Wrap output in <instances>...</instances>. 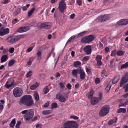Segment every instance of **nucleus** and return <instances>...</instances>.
Masks as SVG:
<instances>
[{
  "label": "nucleus",
  "mask_w": 128,
  "mask_h": 128,
  "mask_svg": "<svg viewBox=\"0 0 128 128\" xmlns=\"http://www.w3.org/2000/svg\"><path fill=\"white\" fill-rule=\"evenodd\" d=\"M33 103L34 101L32 98V96L29 95H24L22 97L19 102L20 105L24 104L27 106H31Z\"/></svg>",
  "instance_id": "1"
},
{
  "label": "nucleus",
  "mask_w": 128,
  "mask_h": 128,
  "mask_svg": "<svg viewBox=\"0 0 128 128\" xmlns=\"http://www.w3.org/2000/svg\"><path fill=\"white\" fill-rule=\"evenodd\" d=\"M63 128H78V125L75 121H66L64 123Z\"/></svg>",
  "instance_id": "2"
},
{
  "label": "nucleus",
  "mask_w": 128,
  "mask_h": 128,
  "mask_svg": "<svg viewBox=\"0 0 128 128\" xmlns=\"http://www.w3.org/2000/svg\"><path fill=\"white\" fill-rule=\"evenodd\" d=\"M94 36L90 35L82 38L81 39V41L82 43H88L92 41L94 39Z\"/></svg>",
  "instance_id": "3"
},
{
  "label": "nucleus",
  "mask_w": 128,
  "mask_h": 128,
  "mask_svg": "<svg viewBox=\"0 0 128 128\" xmlns=\"http://www.w3.org/2000/svg\"><path fill=\"white\" fill-rule=\"evenodd\" d=\"M110 108L107 106H104L102 107L100 112V115L102 116H104L106 114L109 112Z\"/></svg>",
  "instance_id": "4"
},
{
  "label": "nucleus",
  "mask_w": 128,
  "mask_h": 128,
  "mask_svg": "<svg viewBox=\"0 0 128 128\" xmlns=\"http://www.w3.org/2000/svg\"><path fill=\"white\" fill-rule=\"evenodd\" d=\"M23 91L20 88H16L13 91V94L16 97L18 98L20 97L22 95Z\"/></svg>",
  "instance_id": "5"
},
{
  "label": "nucleus",
  "mask_w": 128,
  "mask_h": 128,
  "mask_svg": "<svg viewBox=\"0 0 128 128\" xmlns=\"http://www.w3.org/2000/svg\"><path fill=\"white\" fill-rule=\"evenodd\" d=\"M34 114L33 112L31 110H28L24 116V118L25 120L29 121L32 118Z\"/></svg>",
  "instance_id": "6"
},
{
  "label": "nucleus",
  "mask_w": 128,
  "mask_h": 128,
  "mask_svg": "<svg viewBox=\"0 0 128 128\" xmlns=\"http://www.w3.org/2000/svg\"><path fill=\"white\" fill-rule=\"evenodd\" d=\"M128 82V74H126L124 75V76L122 78L120 86L122 87L123 86Z\"/></svg>",
  "instance_id": "7"
},
{
  "label": "nucleus",
  "mask_w": 128,
  "mask_h": 128,
  "mask_svg": "<svg viewBox=\"0 0 128 128\" xmlns=\"http://www.w3.org/2000/svg\"><path fill=\"white\" fill-rule=\"evenodd\" d=\"M60 11L62 13H63L64 10L66 8V4L59 3L58 7Z\"/></svg>",
  "instance_id": "8"
},
{
  "label": "nucleus",
  "mask_w": 128,
  "mask_h": 128,
  "mask_svg": "<svg viewBox=\"0 0 128 128\" xmlns=\"http://www.w3.org/2000/svg\"><path fill=\"white\" fill-rule=\"evenodd\" d=\"M18 36H12L8 38L7 40L11 44H14L18 40Z\"/></svg>",
  "instance_id": "9"
},
{
  "label": "nucleus",
  "mask_w": 128,
  "mask_h": 128,
  "mask_svg": "<svg viewBox=\"0 0 128 128\" xmlns=\"http://www.w3.org/2000/svg\"><path fill=\"white\" fill-rule=\"evenodd\" d=\"M56 99L58 100H59L61 102H64L66 101V99L62 96H60V93H58L56 95Z\"/></svg>",
  "instance_id": "10"
},
{
  "label": "nucleus",
  "mask_w": 128,
  "mask_h": 128,
  "mask_svg": "<svg viewBox=\"0 0 128 128\" xmlns=\"http://www.w3.org/2000/svg\"><path fill=\"white\" fill-rule=\"evenodd\" d=\"M128 24V20L122 19L119 20L117 22V24L120 25H125Z\"/></svg>",
  "instance_id": "11"
},
{
  "label": "nucleus",
  "mask_w": 128,
  "mask_h": 128,
  "mask_svg": "<svg viewBox=\"0 0 128 128\" xmlns=\"http://www.w3.org/2000/svg\"><path fill=\"white\" fill-rule=\"evenodd\" d=\"M9 32V30L8 28L4 29L2 28L0 29V36H2L8 34Z\"/></svg>",
  "instance_id": "12"
},
{
  "label": "nucleus",
  "mask_w": 128,
  "mask_h": 128,
  "mask_svg": "<svg viewBox=\"0 0 128 128\" xmlns=\"http://www.w3.org/2000/svg\"><path fill=\"white\" fill-rule=\"evenodd\" d=\"M100 101L99 98L98 97H94L92 98L91 102L92 104L94 105L97 104Z\"/></svg>",
  "instance_id": "13"
},
{
  "label": "nucleus",
  "mask_w": 128,
  "mask_h": 128,
  "mask_svg": "<svg viewBox=\"0 0 128 128\" xmlns=\"http://www.w3.org/2000/svg\"><path fill=\"white\" fill-rule=\"evenodd\" d=\"M84 50L87 54L91 53V47L90 45L85 46L84 48Z\"/></svg>",
  "instance_id": "14"
},
{
  "label": "nucleus",
  "mask_w": 128,
  "mask_h": 128,
  "mask_svg": "<svg viewBox=\"0 0 128 128\" xmlns=\"http://www.w3.org/2000/svg\"><path fill=\"white\" fill-rule=\"evenodd\" d=\"M51 24L49 22H45L42 23L41 24V26L42 28H48L51 27Z\"/></svg>",
  "instance_id": "15"
},
{
  "label": "nucleus",
  "mask_w": 128,
  "mask_h": 128,
  "mask_svg": "<svg viewBox=\"0 0 128 128\" xmlns=\"http://www.w3.org/2000/svg\"><path fill=\"white\" fill-rule=\"evenodd\" d=\"M79 73L80 74V78L82 80H84L85 78V74L84 71L82 69L79 70Z\"/></svg>",
  "instance_id": "16"
},
{
  "label": "nucleus",
  "mask_w": 128,
  "mask_h": 128,
  "mask_svg": "<svg viewBox=\"0 0 128 128\" xmlns=\"http://www.w3.org/2000/svg\"><path fill=\"white\" fill-rule=\"evenodd\" d=\"M120 76L118 75H116L112 79V84H115L120 79Z\"/></svg>",
  "instance_id": "17"
},
{
  "label": "nucleus",
  "mask_w": 128,
  "mask_h": 128,
  "mask_svg": "<svg viewBox=\"0 0 128 128\" xmlns=\"http://www.w3.org/2000/svg\"><path fill=\"white\" fill-rule=\"evenodd\" d=\"M79 72V70H72V74L74 76L77 78L78 74Z\"/></svg>",
  "instance_id": "18"
},
{
  "label": "nucleus",
  "mask_w": 128,
  "mask_h": 128,
  "mask_svg": "<svg viewBox=\"0 0 128 128\" xmlns=\"http://www.w3.org/2000/svg\"><path fill=\"white\" fill-rule=\"evenodd\" d=\"M39 84L37 82H36L35 84L31 85L30 87V89L31 90H34L37 87L39 86Z\"/></svg>",
  "instance_id": "19"
},
{
  "label": "nucleus",
  "mask_w": 128,
  "mask_h": 128,
  "mask_svg": "<svg viewBox=\"0 0 128 128\" xmlns=\"http://www.w3.org/2000/svg\"><path fill=\"white\" fill-rule=\"evenodd\" d=\"M8 58L7 56L6 55H4L1 58V62H3L6 61Z\"/></svg>",
  "instance_id": "20"
},
{
  "label": "nucleus",
  "mask_w": 128,
  "mask_h": 128,
  "mask_svg": "<svg viewBox=\"0 0 128 128\" xmlns=\"http://www.w3.org/2000/svg\"><path fill=\"white\" fill-rule=\"evenodd\" d=\"M126 111V110L125 108H121L119 109L118 111V113L122 112L124 113H125Z\"/></svg>",
  "instance_id": "21"
},
{
  "label": "nucleus",
  "mask_w": 128,
  "mask_h": 128,
  "mask_svg": "<svg viewBox=\"0 0 128 128\" xmlns=\"http://www.w3.org/2000/svg\"><path fill=\"white\" fill-rule=\"evenodd\" d=\"M12 82H11L10 83L8 81H7L6 83L5 86L6 88H9L10 87H12Z\"/></svg>",
  "instance_id": "22"
},
{
  "label": "nucleus",
  "mask_w": 128,
  "mask_h": 128,
  "mask_svg": "<svg viewBox=\"0 0 128 128\" xmlns=\"http://www.w3.org/2000/svg\"><path fill=\"white\" fill-rule=\"evenodd\" d=\"M128 67V62H126L125 64L121 66V68L122 69H124Z\"/></svg>",
  "instance_id": "23"
},
{
  "label": "nucleus",
  "mask_w": 128,
  "mask_h": 128,
  "mask_svg": "<svg viewBox=\"0 0 128 128\" xmlns=\"http://www.w3.org/2000/svg\"><path fill=\"white\" fill-rule=\"evenodd\" d=\"M52 112L50 110H45L43 111L42 114L44 115H46L50 114Z\"/></svg>",
  "instance_id": "24"
},
{
  "label": "nucleus",
  "mask_w": 128,
  "mask_h": 128,
  "mask_svg": "<svg viewBox=\"0 0 128 128\" xmlns=\"http://www.w3.org/2000/svg\"><path fill=\"white\" fill-rule=\"evenodd\" d=\"M15 62L14 60H11L8 62V65L9 66H12L14 64Z\"/></svg>",
  "instance_id": "25"
},
{
  "label": "nucleus",
  "mask_w": 128,
  "mask_h": 128,
  "mask_svg": "<svg viewBox=\"0 0 128 128\" xmlns=\"http://www.w3.org/2000/svg\"><path fill=\"white\" fill-rule=\"evenodd\" d=\"M94 91L93 90H92L88 96V98L90 99L92 98L93 96V94L94 93Z\"/></svg>",
  "instance_id": "26"
},
{
  "label": "nucleus",
  "mask_w": 128,
  "mask_h": 128,
  "mask_svg": "<svg viewBox=\"0 0 128 128\" xmlns=\"http://www.w3.org/2000/svg\"><path fill=\"white\" fill-rule=\"evenodd\" d=\"M124 53V52L122 50H120L117 52V54L118 56H121L123 55Z\"/></svg>",
  "instance_id": "27"
},
{
  "label": "nucleus",
  "mask_w": 128,
  "mask_h": 128,
  "mask_svg": "<svg viewBox=\"0 0 128 128\" xmlns=\"http://www.w3.org/2000/svg\"><path fill=\"white\" fill-rule=\"evenodd\" d=\"M35 10V8H32L31 10L28 12V15L29 16H30L32 15V13Z\"/></svg>",
  "instance_id": "28"
},
{
  "label": "nucleus",
  "mask_w": 128,
  "mask_h": 128,
  "mask_svg": "<svg viewBox=\"0 0 128 128\" xmlns=\"http://www.w3.org/2000/svg\"><path fill=\"white\" fill-rule=\"evenodd\" d=\"M98 19L100 22H104L103 15H102L99 16L98 18Z\"/></svg>",
  "instance_id": "29"
},
{
  "label": "nucleus",
  "mask_w": 128,
  "mask_h": 128,
  "mask_svg": "<svg viewBox=\"0 0 128 128\" xmlns=\"http://www.w3.org/2000/svg\"><path fill=\"white\" fill-rule=\"evenodd\" d=\"M86 31H84L79 33L77 36V37H78L83 36L86 33Z\"/></svg>",
  "instance_id": "30"
},
{
  "label": "nucleus",
  "mask_w": 128,
  "mask_h": 128,
  "mask_svg": "<svg viewBox=\"0 0 128 128\" xmlns=\"http://www.w3.org/2000/svg\"><path fill=\"white\" fill-rule=\"evenodd\" d=\"M37 54L38 57V59L40 58V59L41 58L42 55L41 54V52L40 50H38L37 52Z\"/></svg>",
  "instance_id": "31"
},
{
  "label": "nucleus",
  "mask_w": 128,
  "mask_h": 128,
  "mask_svg": "<svg viewBox=\"0 0 128 128\" xmlns=\"http://www.w3.org/2000/svg\"><path fill=\"white\" fill-rule=\"evenodd\" d=\"M49 91L48 86L45 87L43 90V92L45 94H46Z\"/></svg>",
  "instance_id": "32"
},
{
  "label": "nucleus",
  "mask_w": 128,
  "mask_h": 128,
  "mask_svg": "<svg viewBox=\"0 0 128 128\" xmlns=\"http://www.w3.org/2000/svg\"><path fill=\"white\" fill-rule=\"evenodd\" d=\"M34 97L36 100H38L39 99V96L38 94L36 93L34 94Z\"/></svg>",
  "instance_id": "33"
},
{
  "label": "nucleus",
  "mask_w": 128,
  "mask_h": 128,
  "mask_svg": "<svg viewBox=\"0 0 128 128\" xmlns=\"http://www.w3.org/2000/svg\"><path fill=\"white\" fill-rule=\"evenodd\" d=\"M102 59V56H101L98 55L96 57V60L97 61H101Z\"/></svg>",
  "instance_id": "34"
},
{
  "label": "nucleus",
  "mask_w": 128,
  "mask_h": 128,
  "mask_svg": "<svg viewBox=\"0 0 128 128\" xmlns=\"http://www.w3.org/2000/svg\"><path fill=\"white\" fill-rule=\"evenodd\" d=\"M81 64V62H75L74 64V66L75 67H76L77 66L80 65Z\"/></svg>",
  "instance_id": "35"
},
{
  "label": "nucleus",
  "mask_w": 128,
  "mask_h": 128,
  "mask_svg": "<svg viewBox=\"0 0 128 128\" xmlns=\"http://www.w3.org/2000/svg\"><path fill=\"white\" fill-rule=\"evenodd\" d=\"M109 18V17L108 15V14H106L104 16H103V20L104 22L106 20H108Z\"/></svg>",
  "instance_id": "36"
},
{
  "label": "nucleus",
  "mask_w": 128,
  "mask_h": 128,
  "mask_svg": "<svg viewBox=\"0 0 128 128\" xmlns=\"http://www.w3.org/2000/svg\"><path fill=\"white\" fill-rule=\"evenodd\" d=\"M112 86L111 84H108L106 87V90L107 91V92H108L109 91Z\"/></svg>",
  "instance_id": "37"
},
{
  "label": "nucleus",
  "mask_w": 128,
  "mask_h": 128,
  "mask_svg": "<svg viewBox=\"0 0 128 128\" xmlns=\"http://www.w3.org/2000/svg\"><path fill=\"white\" fill-rule=\"evenodd\" d=\"M123 88L125 89L124 91L125 92L128 91V83L124 86Z\"/></svg>",
  "instance_id": "38"
},
{
  "label": "nucleus",
  "mask_w": 128,
  "mask_h": 128,
  "mask_svg": "<svg viewBox=\"0 0 128 128\" xmlns=\"http://www.w3.org/2000/svg\"><path fill=\"white\" fill-rule=\"evenodd\" d=\"M21 122L20 121H18L17 122L16 126V128H19L21 124Z\"/></svg>",
  "instance_id": "39"
},
{
  "label": "nucleus",
  "mask_w": 128,
  "mask_h": 128,
  "mask_svg": "<svg viewBox=\"0 0 128 128\" xmlns=\"http://www.w3.org/2000/svg\"><path fill=\"white\" fill-rule=\"evenodd\" d=\"M57 106V104L56 103H52L51 105L52 108H56Z\"/></svg>",
  "instance_id": "40"
},
{
  "label": "nucleus",
  "mask_w": 128,
  "mask_h": 128,
  "mask_svg": "<svg viewBox=\"0 0 128 128\" xmlns=\"http://www.w3.org/2000/svg\"><path fill=\"white\" fill-rule=\"evenodd\" d=\"M24 32L27 31L29 30V28L28 26L23 27Z\"/></svg>",
  "instance_id": "41"
},
{
  "label": "nucleus",
  "mask_w": 128,
  "mask_h": 128,
  "mask_svg": "<svg viewBox=\"0 0 128 128\" xmlns=\"http://www.w3.org/2000/svg\"><path fill=\"white\" fill-rule=\"evenodd\" d=\"M59 85L60 88H61L63 89L65 88V86L62 82H60L59 83Z\"/></svg>",
  "instance_id": "42"
},
{
  "label": "nucleus",
  "mask_w": 128,
  "mask_h": 128,
  "mask_svg": "<svg viewBox=\"0 0 128 128\" xmlns=\"http://www.w3.org/2000/svg\"><path fill=\"white\" fill-rule=\"evenodd\" d=\"M70 118H73L74 120H77L78 118V117L75 116H71Z\"/></svg>",
  "instance_id": "43"
},
{
  "label": "nucleus",
  "mask_w": 128,
  "mask_h": 128,
  "mask_svg": "<svg viewBox=\"0 0 128 128\" xmlns=\"http://www.w3.org/2000/svg\"><path fill=\"white\" fill-rule=\"evenodd\" d=\"M23 27L19 28L17 30V32H24L23 29L22 28Z\"/></svg>",
  "instance_id": "44"
},
{
  "label": "nucleus",
  "mask_w": 128,
  "mask_h": 128,
  "mask_svg": "<svg viewBox=\"0 0 128 128\" xmlns=\"http://www.w3.org/2000/svg\"><path fill=\"white\" fill-rule=\"evenodd\" d=\"M39 76L41 79H44L45 78V75L43 74H39Z\"/></svg>",
  "instance_id": "45"
},
{
  "label": "nucleus",
  "mask_w": 128,
  "mask_h": 128,
  "mask_svg": "<svg viewBox=\"0 0 128 128\" xmlns=\"http://www.w3.org/2000/svg\"><path fill=\"white\" fill-rule=\"evenodd\" d=\"M100 82V80L99 78H98L95 80V82L96 84H98Z\"/></svg>",
  "instance_id": "46"
},
{
  "label": "nucleus",
  "mask_w": 128,
  "mask_h": 128,
  "mask_svg": "<svg viewBox=\"0 0 128 128\" xmlns=\"http://www.w3.org/2000/svg\"><path fill=\"white\" fill-rule=\"evenodd\" d=\"M14 50V48H10L9 49V51L10 53H12Z\"/></svg>",
  "instance_id": "47"
},
{
  "label": "nucleus",
  "mask_w": 128,
  "mask_h": 128,
  "mask_svg": "<svg viewBox=\"0 0 128 128\" xmlns=\"http://www.w3.org/2000/svg\"><path fill=\"white\" fill-rule=\"evenodd\" d=\"M72 85L69 83H68L66 85V87L68 88V90H70L71 89Z\"/></svg>",
  "instance_id": "48"
},
{
  "label": "nucleus",
  "mask_w": 128,
  "mask_h": 128,
  "mask_svg": "<svg viewBox=\"0 0 128 128\" xmlns=\"http://www.w3.org/2000/svg\"><path fill=\"white\" fill-rule=\"evenodd\" d=\"M16 123L15 118H14V119L12 120L11 122L10 123V124H14L15 125Z\"/></svg>",
  "instance_id": "49"
},
{
  "label": "nucleus",
  "mask_w": 128,
  "mask_h": 128,
  "mask_svg": "<svg viewBox=\"0 0 128 128\" xmlns=\"http://www.w3.org/2000/svg\"><path fill=\"white\" fill-rule=\"evenodd\" d=\"M89 59V57L88 56H84L83 58V60L84 61H87Z\"/></svg>",
  "instance_id": "50"
},
{
  "label": "nucleus",
  "mask_w": 128,
  "mask_h": 128,
  "mask_svg": "<svg viewBox=\"0 0 128 128\" xmlns=\"http://www.w3.org/2000/svg\"><path fill=\"white\" fill-rule=\"evenodd\" d=\"M75 14H71L70 16V18L72 19H73L74 18Z\"/></svg>",
  "instance_id": "51"
},
{
  "label": "nucleus",
  "mask_w": 128,
  "mask_h": 128,
  "mask_svg": "<svg viewBox=\"0 0 128 128\" xmlns=\"http://www.w3.org/2000/svg\"><path fill=\"white\" fill-rule=\"evenodd\" d=\"M117 120V118L116 117H114L112 120V123L116 122Z\"/></svg>",
  "instance_id": "52"
},
{
  "label": "nucleus",
  "mask_w": 128,
  "mask_h": 128,
  "mask_svg": "<svg viewBox=\"0 0 128 128\" xmlns=\"http://www.w3.org/2000/svg\"><path fill=\"white\" fill-rule=\"evenodd\" d=\"M32 71H30L26 74V76L27 77H29L32 74Z\"/></svg>",
  "instance_id": "53"
},
{
  "label": "nucleus",
  "mask_w": 128,
  "mask_h": 128,
  "mask_svg": "<svg viewBox=\"0 0 128 128\" xmlns=\"http://www.w3.org/2000/svg\"><path fill=\"white\" fill-rule=\"evenodd\" d=\"M28 111L27 110H26L23 111H22L21 112V113L22 114H24L27 113L28 112Z\"/></svg>",
  "instance_id": "54"
},
{
  "label": "nucleus",
  "mask_w": 128,
  "mask_h": 128,
  "mask_svg": "<svg viewBox=\"0 0 128 128\" xmlns=\"http://www.w3.org/2000/svg\"><path fill=\"white\" fill-rule=\"evenodd\" d=\"M76 3L78 5L80 6L82 4V2L79 0H77L76 2Z\"/></svg>",
  "instance_id": "55"
},
{
  "label": "nucleus",
  "mask_w": 128,
  "mask_h": 128,
  "mask_svg": "<svg viewBox=\"0 0 128 128\" xmlns=\"http://www.w3.org/2000/svg\"><path fill=\"white\" fill-rule=\"evenodd\" d=\"M106 72L104 70H103L101 74V76L102 77H104L105 75Z\"/></svg>",
  "instance_id": "56"
},
{
  "label": "nucleus",
  "mask_w": 128,
  "mask_h": 128,
  "mask_svg": "<svg viewBox=\"0 0 128 128\" xmlns=\"http://www.w3.org/2000/svg\"><path fill=\"white\" fill-rule=\"evenodd\" d=\"M97 63L98 65L99 66H101L102 64L101 61H98Z\"/></svg>",
  "instance_id": "57"
},
{
  "label": "nucleus",
  "mask_w": 128,
  "mask_h": 128,
  "mask_svg": "<svg viewBox=\"0 0 128 128\" xmlns=\"http://www.w3.org/2000/svg\"><path fill=\"white\" fill-rule=\"evenodd\" d=\"M32 61L31 60H30L28 62L27 64L28 66H30L31 64V63Z\"/></svg>",
  "instance_id": "58"
},
{
  "label": "nucleus",
  "mask_w": 128,
  "mask_h": 128,
  "mask_svg": "<svg viewBox=\"0 0 128 128\" xmlns=\"http://www.w3.org/2000/svg\"><path fill=\"white\" fill-rule=\"evenodd\" d=\"M49 105V102H47L44 105V106L45 107H47Z\"/></svg>",
  "instance_id": "59"
},
{
  "label": "nucleus",
  "mask_w": 128,
  "mask_h": 128,
  "mask_svg": "<svg viewBox=\"0 0 128 128\" xmlns=\"http://www.w3.org/2000/svg\"><path fill=\"white\" fill-rule=\"evenodd\" d=\"M36 127L37 128H41V126L40 124H37L36 125Z\"/></svg>",
  "instance_id": "60"
},
{
  "label": "nucleus",
  "mask_w": 128,
  "mask_h": 128,
  "mask_svg": "<svg viewBox=\"0 0 128 128\" xmlns=\"http://www.w3.org/2000/svg\"><path fill=\"white\" fill-rule=\"evenodd\" d=\"M103 46L102 44L100 42V49H102L103 48Z\"/></svg>",
  "instance_id": "61"
},
{
  "label": "nucleus",
  "mask_w": 128,
  "mask_h": 128,
  "mask_svg": "<svg viewBox=\"0 0 128 128\" xmlns=\"http://www.w3.org/2000/svg\"><path fill=\"white\" fill-rule=\"evenodd\" d=\"M74 54L75 52L74 51H72L71 52V54L72 56L73 57H74Z\"/></svg>",
  "instance_id": "62"
},
{
  "label": "nucleus",
  "mask_w": 128,
  "mask_h": 128,
  "mask_svg": "<svg viewBox=\"0 0 128 128\" xmlns=\"http://www.w3.org/2000/svg\"><path fill=\"white\" fill-rule=\"evenodd\" d=\"M22 8L23 11H25L27 10V8L26 6L22 7Z\"/></svg>",
  "instance_id": "63"
},
{
  "label": "nucleus",
  "mask_w": 128,
  "mask_h": 128,
  "mask_svg": "<svg viewBox=\"0 0 128 128\" xmlns=\"http://www.w3.org/2000/svg\"><path fill=\"white\" fill-rule=\"evenodd\" d=\"M9 125L10 126V128H13L15 125L10 124Z\"/></svg>",
  "instance_id": "64"
}]
</instances>
